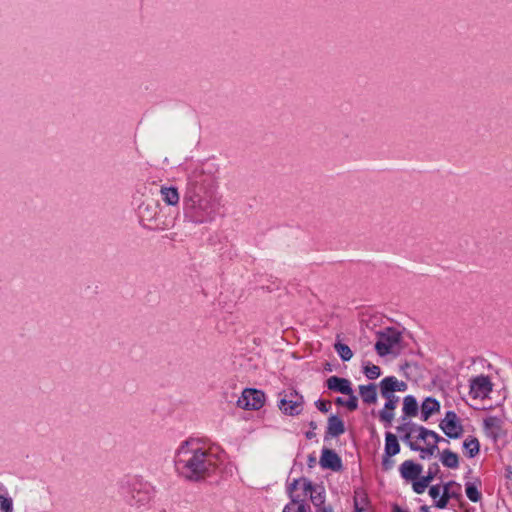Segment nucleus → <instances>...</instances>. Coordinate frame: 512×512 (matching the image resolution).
I'll list each match as a JSON object with an SVG mask.
<instances>
[{"mask_svg": "<svg viewBox=\"0 0 512 512\" xmlns=\"http://www.w3.org/2000/svg\"><path fill=\"white\" fill-rule=\"evenodd\" d=\"M219 465L216 452L199 439H188L180 444L175 454L177 472L190 481H200L212 475Z\"/></svg>", "mask_w": 512, "mask_h": 512, "instance_id": "obj_1", "label": "nucleus"}, {"mask_svg": "<svg viewBox=\"0 0 512 512\" xmlns=\"http://www.w3.org/2000/svg\"><path fill=\"white\" fill-rule=\"evenodd\" d=\"M184 216L195 224L212 222L217 212L214 192H185L183 197Z\"/></svg>", "mask_w": 512, "mask_h": 512, "instance_id": "obj_2", "label": "nucleus"}, {"mask_svg": "<svg viewBox=\"0 0 512 512\" xmlns=\"http://www.w3.org/2000/svg\"><path fill=\"white\" fill-rule=\"evenodd\" d=\"M217 168L213 163L196 165L187 176L185 192L206 193L214 192Z\"/></svg>", "mask_w": 512, "mask_h": 512, "instance_id": "obj_3", "label": "nucleus"}, {"mask_svg": "<svg viewBox=\"0 0 512 512\" xmlns=\"http://www.w3.org/2000/svg\"><path fill=\"white\" fill-rule=\"evenodd\" d=\"M420 440L425 444V447H421L417 444V441H409V447L411 450L419 451L422 459L430 458L438 451V442L446 441L440 437L436 432L429 430L423 426L414 425L411 427L409 433L406 434L405 439Z\"/></svg>", "mask_w": 512, "mask_h": 512, "instance_id": "obj_4", "label": "nucleus"}, {"mask_svg": "<svg viewBox=\"0 0 512 512\" xmlns=\"http://www.w3.org/2000/svg\"><path fill=\"white\" fill-rule=\"evenodd\" d=\"M311 481L307 478L294 479L287 485V494L290 501L285 505L282 512H311L308 498Z\"/></svg>", "mask_w": 512, "mask_h": 512, "instance_id": "obj_5", "label": "nucleus"}, {"mask_svg": "<svg viewBox=\"0 0 512 512\" xmlns=\"http://www.w3.org/2000/svg\"><path fill=\"white\" fill-rule=\"evenodd\" d=\"M403 349L402 333L396 328H386L378 334V340L375 343V350L378 355L383 357L389 354L397 356Z\"/></svg>", "mask_w": 512, "mask_h": 512, "instance_id": "obj_6", "label": "nucleus"}, {"mask_svg": "<svg viewBox=\"0 0 512 512\" xmlns=\"http://www.w3.org/2000/svg\"><path fill=\"white\" fill-rule=\"evenodd\" d=\"M469 395L473 399H486L492 392L493 384L487 375H478L470 379Z\"/></svg>", "mask_w": 512, "mask_h": 512, "instance_id": "obj_7", "label": "nucleus"}, {"mask_svg": "<svg viewBox=\"0 0 512 512\" xmlns=\"http://www.w3.org/2000/svg\"><path fill=\"white\" fill-rule=\"evenodd\" d=\"M303 397L296 391L286 392L279 400V409L290 416L298 415L303 409Z\"/></svg>", "mask_w": 512, "mask_h": 512, "instance_id": "obj_8", "label": "nucleus"}, {"mask_svg": "<svg viewBox=\"0 0 512 512\" xmlns=\"http://www.w3.org/2000/svg\"><path fill=\"white\" fill-rule=\"evenodd\" d=\"M265 402V395L262 391L257 389L247 388L242 392L237 404L240 408L258 410Z\"/></svg>", "mask_w": 512, "mask_h": 512, "instance_id": "obj_9", "label": "nucleus"}, {"mask_svg": "<svg viewBox=\"0 0 512 512\" xmlns=\"http://www.w3.org/2000/svg\"><path fill=\"white\" fill-rule=\"evenodd\" d=\"M439 426L449 438L457 439L463 434V426L454 411H447Z\"/></svg>", "mask_w": 512, "mask_h": 512, "instance_id": "obj_10", "label": "nucleus"}, {"mask_svg": "<svg viewBox=\"0 0 512 512\" xmlns=\"http://www.w3.org/2000/svg\"><path fill=\"white\" fill-rule=\"evenodd\" d=\"M400 452L399 441L392 432L385 433V445L384 454L382 456V466L385 470H389L393 467L394 461L392 457Z\"/></svg>", "mask_w": 512, "mask_h": 512, "instance_id": "obj_11", "label": "nucleus"}, {"mask_svg": "<svg viewBox=\"0 0 512 512\" xmlns=\"http://www.w3.org/2000/svg\"><path fill=\"white\" fill-rule=\"evenodd\" d=\"M160 204L157 201H145L138 208L140 224L147 229H151L155 222L156 214L159 213Z\"/></svg>", "mask_w": 512, "mask_h": 512, "instance_id": "obj_12", "label": "nucleus"}, {"mask_svg": "<svg viewBox=\"0 0 512 512\" xmlns=\"http://www.w3.org/2000/svg\"><path fill=\"white\" fill-rule=\"evenodd\" d=\"M308 497L315 508V512H334L331 505L325 502V488L322 485L311 482Z\"/></svg>", "mask_w": 512, "mask_h": 512, "instance_id": "obj_13", "label": "nucleus"}, {"mask_svg": "<svg viewBox=\"0 0 512 512\" xmlns=\"http://www.w3.org/2000/svg\"><path fill=\"white\" fill-rule=\"evenodd\" d=\"M461 495V485L455 481H449L443 486L441 497L435 502L439 509L446 508L450 499H457Z\"/></svg>", "mask_w": 512, "mask_h": 512, "instance_id": "obj_14", "label": "nucleus"}, {"mask_svg": "<svg viewBox=\"0 0 512 512\" xmlns=\"http://www.w3.org/2000/svg\"><path fill=\"white\" fill-rule=\"evenodd\" d=\"M176 217L170 214L163 207H159V213L156 214L155 222L153 223L150 230L164 231L174 227Z\"/></svg>", "mask_w": 512, "mask_h": 512, "instance_id": "obj_15", "label": "nucleus"}, {"mask_svg": "<svg viewBox=\"0 0 512 512\" xmlns=\"http://www.w3.org/2000/svg\"><path fill=\"white\" fill-rule=\"evenodd\" d=\"M408 386L404 381L398 380L395 376L385 377L380 381V392L382 396L394 394V392H405Z\"/></svg>", "mask_w": 512, "mask_h": 512, "instance_id": "obj_16", "label": "nucleus"}, {"mask_svg": "<svg viewBox=\"0 0 512 512\" xmlns=\"http://www.w3.org/2000/svg\"><path fill=\"white\" fill-rule=\"evenodd\" d=\"M386 399L383 409L379 412V418L382 422L390 425L394 419V410L398 405L399 397L394 394L383 396Z\"/></svg>", "mask_w": 512, "mask_h": 512, "instance_id": "obj_17", "label": "nucleus"}, {"mask_svg": "<svg viewBox=\"0 0 512 512\" xmlns=\"http://www.w3.org/2000/svg\"><path fill=\"white\" fill-rule=\"evenodd\" d=\"M326 384L328 389L345 395H351L353 392L351 382L345 378L331 376L327 379Z\"/></svg>", "mask_w": 512, "mask_h": 512, "instance_id": "obj_18", "label": "nucleus"}, {"mask_svg": "<svg viewBox=\"0 0 512 512\" xmlns=\"http://www.w3.org/2000/svg\"><path fill=\"white\" fill-rule=\"evenodd\" d=\"M320 465L323 468L337 471L341 468L342 463L337 453L331 449H323L320 457Z\"/></svg>", "mask_w": 512, "mask_h": 512, "instance_id": "obj_19", "label": "nucleus"}, {"mask_svg": "<svg viewBox=\"0 0 512 512\" xmlns=\"http://www.w3.org/2000/svg\"><path fill=\"white\" fill-rule=\"evenodd\" d=\"M399 471L402 478L413 481L420 476L422 466L414 463L412 460H406L400 465Z\"/></svg>", "mask_w": 512, "mask_h": 512, "instance_id": "obj_20", "label": "nucleus"}, {"mask_svg": "<svg viewBox=\"0 0 512 512\" xmlns=\"http://www.w3.org/2000/svg\"><path fill=\"white\" fill-rule=\"evenodd\" d=\"M160 195L167 205L176 206L179 203L180 196L176 187L162 186L160 189Z\"/></svg>", "mask_w": 512, "mask_h": 512, "instance_id": "obj_21", "label": "nucleus"}, {"mask_svg": "<svg viewBox=\"0 0 512 512\" xmlns=\"http://www.w3.org/2000/svg\"><path fill=\"white\" fill-rule=\"evenodd\" d=\"M440 409V403L432 397H427L421 405V416L424 421L428 420L429 417L438 412Z\"/></svg>", "mask_w": 512, "mask_h": 512, "instance_id": "obj_22", "label": "nucleus"}, {"mask_svg": "<svg viewBox=\"0 0 512 512\" xmlns=\"http://www.w3.org/2000/svg\"><path fill=\"white\" fill-rule=\"evenodd\" d=\"M345 432L344 422L336 415L328 418L327 434L331 437H338Z\"/></svg>", "mask_w": 512, "mask_h": 512, "instance_id": "obj_23", "label": "nucleus"}, {"mask_svg": "<svg viewBox=\"0 0 512 512\" xmlns=\"http://www.w3.org/2000/svg\"><path fill=\"white\" fill-rule=\"evenodd\" d=\"M359 394L366 404H375L377 402V388L375 384L360 385Z\"/></svg>", "mask_w": 512, "mask_h": 512, "instance_id": "obj_24", "label": "nucleus"}, {"mask_svg": "<svg viewBox=\"0 0 512 512\" xmlns=\"http://www.w3.org/2000/svg\"><path fill=\"white\" fill-rule=\"evenodd\" d=\"M354 512H373L365 493L355 492Z\"/></svg>", "mask_w": 512, "mask_h": 512, "instance_id": "obj_25", "label": "nucleus"}, {"mask_svg": "<svg viewBox=\"0 0 512 512\" xmlns=\"http://www.w3.org/2000/svg\"><path fill=\"white\" fill-rule=\"evenodd\" d=\"M403 413L406 416L414 417L418 414V403L412 395H407L403 399Z\"/></svg>", "mask_w": 512, "mask_h": 512, "instance_id": "obj_26", "label": "nucleus"}, {"mask_svg": "<svg viewBox=\"0 0 512 512\" xmlns=\"http://www.w3.org/2000/svg\"><path fill=\"white\" fill-rule=\"evenodd\" d=\"M440 460L445 467L451 469H456L459 466L458 455L448 449L442 452Z\"/></svg>", "mask_w": 512, "mask_h": 512, "instance_id": "obj_27", "label": "nucleus"}, {"mask_svg": "<svg viewBox=\"0 0 512 512\" xmlns=\"http://www.w3.org/2000/svg\"><path fill=\"white\" fill-rule=\"evenodd\" d=\"M463 447L468 457L473 458L479 453L480 444L478 439L469 437L463 442Z\"/></svg>", "mask_w": 512, "mask_h": 512, "instance_id": "obj_28", "label": "nucleus"}, {"mask_svg": "<svg viewBox=\"0 0 512 512\" xmlns=\"http://www.w3.org/2000/svg\"><path fill=\"white\" fill-rule=\"evenodd\" d=\"M465 492L470 501L478 502L481 500V492L479 491V485L477 483L467 482L465 485Z\"/></svg>", "mask_w": 512, "mask_h": 512, "instance_id": "obj_29", "label": "nucleus"}, {"mask_svg": "<svg viewBox=\"0 0 512 512\" xmlns=\"http://www.w3.org/2000/svg\"><path fill=\"white\" fill-rule=\"evenodd\" d=\"M334 349L343 361H349L353 357V352L350 347L344 343L336 342Z\"/></svg>", "mask_w": 512, "mask_h": 512, "instance_id": "obj_30", "label": "nucleus"}, {"mask_svg": "<svg viewBox=\"0 0 512 512\" xmlns=\"http://www.w3.org/2000/svg\"><path fill=\"white\" fill-rule=\"evenodd\" d=\"M431 481H432L431 476H423L420 479L417 478L416 480H413L412 486H413L414 492L417 494L424 493Z\"/></svg>", "mask_w": 512, "mask_h": 512, "instance_id": "obj_31", "label": "nucleus"}, {"mask_svg": "<svg viewBox=\"0 0 512 512\" xmlns=\"http://www.w3.org/2000/svg\"><path fill=\"white\" fill-rule=\"evenodd\" d=\"M363 373L368 379L375 380L381 375V369L379 366L367 362L363 365Z\"/></svg>", "mask_w": 512, "mask_h": 512, "instance_id": "obj_32", "label": "nucleus"}, {"mask_svg": "<svg viewBox=\"0 0 512 512\" xmlns=\"http://www.w3.org/2000/svg\"><path fill=\"white\" fill-rule=\"evenodd\" d=\"M336 403L347 407L350 411H354L358 407L357 397L353 395V393L349 395V398L347 400H343L342 398L338 397L336 399Z\"/></svg>", "mask_w": 512, "mask_h": 512, "instance_id": "obj_33", "label": "nucleus"}, {"mask_svg": "<svg viewBox=\"0 0 512 512\" xmlns=\"http://www.w3.org/2000/svg\"><path fill=\"white\" fill-rule=\"evenodd\" d=\"M13 503L10 498L0 496V512H12Z\"/></svg>", "mask_w": 512, "mask_h": 512, "instance_id": "obj_34", "label": "nucleus"}, {"mask_svg": "<svg viewBox=\"0 0 512 512\" xmlns=\"http://www.w3.org/2000/svg\"><path fill=\"white\" fill-rule=\"evenodd\" d=\"M442 489L440 485H433L429 489V495L434 500V503L441 497Z\"/></svg>", "mask_w": 512, "mask_h": 512, "instance_id": "obj_35", "label": "nucleus"}, {"mask_svg": "<svg viewBox=\"0 0 512 512\" xmlns=\"http://www.w3.org/2000/svg\"><path fill=\"white\" fill-rule=\"evenodd\" d=\"M315 405L323 413H327L331 409V402L328 400H317Z\"/></svg>", "mask_w": 512, "mask_h": 512, "instance_id": "obj_36", "label": "nucleus"}, {"mask_svg": "<svg viewBox=\"0 0 512 512\" xmlns=\"http://www.w3.org/2000/svg\"><path fill=\"white\" fill-rule=\"evenodd\" d=\"M438 471V465L437 464H434L433 466H430L429 469H428V473L426 476H431L432 477V480L434 479V476L436 474V472Z\"/></svg>", "mask_w": 512, "mask_h": 512, "instance_id": "obj_37", "label": "nucleus"}, {"mask_svg": "<svg viewBox=\"0 0 512 512\" xmlns=\"http://www.w3.org/2000/svg\"><path fill=\"white\" fill-rule=\"evenodd\" d=\"M392 512H407L406 510L402 509L400 506L398 505H393L392 507Z\"/></svg>", "mask_w": 512, "mask_h": 512, "instance_id": "obj_38", "label": "nucleus"}]
</instances>
